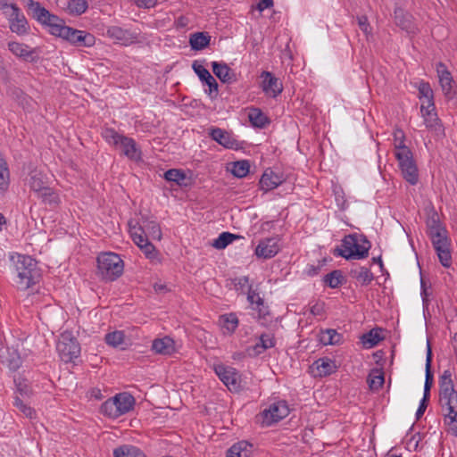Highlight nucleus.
Returning <instances> with one entry per match:
<instances>
[{
    "mask_svg": "<svg viewBox=\"0 0 457 457\" xmlns=\"http://www.w3.org/2000/svg\"><path fill=\"white\" fill-rule=\"evenodd\" d=\"M426 224L428 235L440 263L444 267L449 268L452 265L451 242L446 228L440 223L438 213L433 211L428 217Z\"/></svg>",
    "mask_w": 457,
    "mask_h": 457,
    "instance_id": "nucleus-1",
    "label": "nucleus"
},
{
    "mask_svg": "<svg viewBox=\"0 0 457 457\" xmlns=\"http://www.w3.org/2000/svg\"><path fill=\"white\" fill-rule=\"evenodd\" d=\"M370 247L371 244L366 236L353 233L345 236L341 246H337L332 253L345 260H361L369 256Z\"/></svg>",
    "mask_w": 457,
    "mask_h": 457,
    "instance_id": "nucleus-2",
    "label": "nucleus"
},
{
    "mask_svg": "<svg viewBox=\"0 0 457 457\" xmlns=\"http://www.w3.org/2000/svg\"><path fill=\"white\" fill-rule=\"evenodd\" d=\"M18 280L17 287L21 290H26L41 279V271L37 268V262L29 255H19L16 263Z\"/></svg>",
    "mask_w": 457,
    "mask_h": 457,
    "instance_id": "nucleus-3",
    "label": "nucleus"
},
{
    "mask_svg": "<svg viewBox=\"0 0 457 457\" xmlns=\"http://www.w3.org/2000/svg\"><path fill=\"white\" fill-rule=\"evenodd\" d=\"M25 6L28 9L29 13L41 25L47 27L48 31L53 36L57 37L62 33V29L65 25V21L51 13L48 10L43 7L40 3L34 0H24Z\"/></svg>",
    "mask_w": 457,
    "mask_h": 457,
    "instance_id": "nucleus-4",
    "label": "nucleus"
},
{
    "mask_svg": "<svg viewBox=\"0 0 457 457\" xmlns=\"http://www.w3.org/2000/svg\"><path fill=\"white\" fill-rule=\"evenodd\" d=\"M439 402L444 411V417L457 415V391L454 389L452 372L444 371L439 379Z\"/></svg>",
    "mask_w": 457,
    "mask_h": 457,
    "instance_id": "nucleus-5",
    "label": "nucleus"
},
{
    "mask_svg": "<svg viewBox=\"0 0 457 457\" xmlns=\"http://www.w3.org/2000/svg\"><path fill=\"white\" fill-rule=\"evenodd\" d=\"M97 269L103 279L113 281L121 276L123 261L113 253H103L97 257Z\"/></svg>",
    "mask_w": 457,
    "mask_h": 457,
    "instance_id": "nucleus-6",
    "label": "nucleus"
},
{
    "mask_svg": "<svg viewBox=\"0 0 457 457\" xmlns=\"http://www.w3.org/2000/svg\"><path fill=\"white\" fill-rule=\"evenodd\" d=\"M399 148L395 152V155L399 162L403 177L411 185H416L419 181V172L412 152L409 147L400 146Z\"/></svg>",
    "mask_w": 457,
    "mask_h": 457,
    "instance_id": "nucleus-7",
    "label": "nucleus"
},
{
    "mask_svg": "<svg viewBox=\"0 0 457 457\" xmlns=\"http://www.w3.org/2000/svg\"><path fill=\"white\" fill-rule=\"evenodd\" d=\"M56 350L61 360L64 362H71L80 355V345L77 338L71 332L61 334L56 345Z\"/></svg>",
    "mask_w": 457,
    "mask_h": 457,
    "instance_id": "nucleus-8",
    "label": "nucleus"
},
{
    "mask_svg": "<svg viewBox=\"0 0 457 457\" xmlns=\"http://www.w3.org/2000/svg\"><path fill=\"white\" fill-rule=\"evenodd\" d=\"M129 233L132 237V230H137V233H142L146 238H152L154 240H161L162 230L159 223L147 216H142L140 222H137L135 225L132 221L129 222Z\"/></svg>",
    "mask_w": 457,
    "mask_h": 457,
    "instance_id": "nucleus-9",
    "label": "nucleus"
},
{
    "mask_svg": "<svg viewBox=\"0 0 457 457\" xmlns=\"http://www.w3.org/2000/svg\"><path fill=\"white\" fill-rule=\"evenodd\" d=\"M289 414V408L286 401H278L271 403L269 408L264 409L260 417L263 426H270L278 422Z\"/></svg>",
    "mask_w": 457,
    "mask_h": 457,
    "instance_id": "nucleus-10",
    "label": "nucleus"
},
{
    "mask_svg": "<svg viewBox=\"0 0 457 457\" xmlns=\"http://www.w3.org/2000/svg\"><path fill=\"white\" fill-rule=\"evenodd\" d=\"M12 12L9 14V27L12 32L25 35L29 32V25L24 14L16 4H10Z\"/></svg>",
    "mask_w": 457,
    "mask_h": 457,
    "instance_id": "nucleus-11",
    "label": "nucleus"
},
{
    "mask_svg": "<svg viewBox=\"0 0 457 457\" xmlns=\"http://www.w3.org/2000/svg\"><path fill=\"white\" fill-rule=\"evenodd\" d=\"M214 370L220 379L230 391H237L240 388V376L234 368L220 364L215 366Z\"/></svg>",
    "mask_w": 457,
    "mask_h": 457,
    "instance_id": "nucleus-12",
    "label": "nucleus"
},
{
    "mask_svg": "<svg viewBox=\"0 0 457 457\" xmlns=\"http://www.w3.org/2000/svg\"><path fill=\"white\" fill-rule=\"evenodd\" d=\"M278 237H267L260 240L257 245L254 254L261 259H270L274 257L280 250Z\"/></svg>",
    "mask_w": 457,
    "mask_h": 457,
    "instance_id": "nucleus-13",
    "label": "nucleus"
},
{
    "mask_svg": "<svg viewBox=\"0 0 457 457\" xmlns=\"http://www.w3.org/2000/svg\"><path fill=\"white\" fill-rule=\"evenodd\" d=\"M262 89L269 96L277 97L283 91V85L280 80L270 71H262L261 74Z\"/></svg>",
    "mask_w": 457,
    "mask_h": 457,
    "instance_id": "nucleus-14",
    "label": "nucleus"
},
{
    "mask_svg": "<svg viewBox=\"0 0 457 457\" xmlns=\"http://www.w3.org/2000/svg\"><path fill=\"white\" fill-rule=\"evenodd\" d=\"M192 68L199 77V79L209 87V96L211 98H215L219 93V85L213 76L205 69L202 64H199L197 61H195L192 64Z\"/></svg>",
    "mask_w": 457,
    "mask_h": 457,
    "instance_id": "nucleus-15",
    "label": "nucleus"
},
{
    "mask_svg": "<svg viewBox=\"0 0 457 457\" xmlns=\"http://www.w3.org/2000/svg\"><path fill=\"white\" fill-rule=\"evenodd\" d=\"M210 137L212 140L216 141L225 148L228 149H238L240 143L233 137V136L220 128H212L209 132Z\"/></svg>",
    "mask_w": 457,
    "mask_h": 457,
    "instance_id": "nucleus-16",
    "label": "nucleus"
},
{
    "mask_svg": "<svg viewBox=\"0 0 457 457\" xmlns=\"http://www.w3.org/2000/svg\"><path fill=\"white\" fill-rule=\"evenodd\" d=\"M106 34L110 38L115 40L116 43H120L124 46L133 43L137 37L136 33L131 32L129 29H124L119 26L109 27Z\"/></svg>",
    "mask_w": 457,
    "mask_h": 457,
    "instance_id": "nucleus-17",
    "label": "nucleus"
},
{
    "mask_svg": "<svg viewBox=\"0 0 457 457\" xmlns=\"http://www.w3.org/2000/svg\"><path fill=\"white\" fill-rule=\"evenodd\" d=\"M394 14L396 26L409 34L416 32L417 28L413 22V17L411 13L401 7H396Z\"/></svg>",
    "mask_w": 457,
    "mask_h": 457,
    "instance_id": "nucleus-18",
    "label": "nucleus"
},
{
    "mask_svg": "<svg viewBox=\"0 0 457 457\" xmlns=\"http://www.w3.org/2000/svg\"><path fill=\"white\" fill-rule=\"evenodd\" d=\"M212 72L225 84H232L237 80L236 72L225 62H212Z\"/></svg>",
    "mask_w": 457,
    "mask_h": 457,
    "instance_id": "nucleus-19",
    "label": "nucleus"
},
{
    "mask_svg": "<svg viewBox=\"0 0 457 457\" xmlns=\"http://www.w3.org/2000/svg\"><path fill=\"white\" fill-rule=\"evenodd\" d=\"M312 372L315 377H326L336 372L337 365L329 358H320L317 360L311 367Z\"/></svg>",
    "mask_w": 457,
    "mask_h": 457,
    "instance_id": "nucleus-20",
    "label": "nucleus"
},
{
    "mask_svg": "<svg viewBox=\"0 0 457 457\" xmlns=\"http://www.w3.org/2000/svg\"><path fill=\"white\" fill-rule=\"evenodd\" d=\"M131 237L148 259L153 260L157 257L158 253L154 245L148 240V238L142 236V233H137V230H132Z\"/></svg>",
    "mask_w": 457,
    "mask_h": 457,
    "instance_id": "nucleus-21",
    "label": "nucleus"
},
{
    "mask_svg": "<svg viewBox=\"0 0 457 457\" xmlns=\"http://www.w3.org/2000/svg\"><path fill=\"white\" fill-rule=\"evenodd\" d=\"M421 112L426 127L433 130L436 135H444V128L440 123L436 112H435V106L425 109Z\"/></svg>",
    "mask_w": 457,
    "mask_h": 457,
    "instance_id": "nucleus-22",
    "label": "nucleus"
},
{
    "mask_svg": "<svg viewBox=\"0 0 457 457\" xmlns=\"http://www.w3.org/2000/svg\"><path fill=\"white\" fill-rule=\"evenodd\" d=\"M436 71L442 90L445 96L452 97V84L453 83V79L450 71L443 62H439L436 65Z\"/></svg>",
    "mask_w": 457,
    "mask_h": 457,
    "instance_id": "nucleus-23",
    "label": "nucleus"
},
{
    "mask_svg": "<svg viewBox=\"0 0 457 457\" xmlns=\"http://www.w3.org/2000/svg\"><path fill=\"white\" fill-rule=\"evenodd\" d=\"M119 145L121 148L122 154L130 160L137 161L141 158V152L137 147L134 139L123 136Z\"/></svg>",
    "mask_w": 457,
    "mask_h": 457,
    "instance_id": "nucleus-24",
    "label": "nucleus"
},
{
    "mask_svg": "<svg viewBox=\"0 0 457 457\" xmlns=\"http://www.w3.org/2000/svg\"><path fill=\"white\" fill-rule=\"evenodd\" d=\"M282 183V179L279 175L274 173L271 170L268 169L262 174L259 185L261 189L269 191L276 188Z\"/></svg>",
    "mask_w": 457,
    "mask_h": 457,
    "instance_id": "nucleus-25",
    "label": "nucleus"
},
{
    "mask_svg": "<svg viewBox=\"0 0 457 457\" xmlns=\"http://www.w3.org/2000/svg\"><path fill=\"white\" fill-rule=\"evenodd\" d=\"M29 184L34 192L37 195L45 188H48L46 176L39 170H34L29 173Z\"/></svg>",
    "mask_w": 457,
    "mask_h": 457,
    "instance_id": "nucleus-26",
    "label": "nucleus"
},
{
    "mask_svg": "<svg viewBox=\"0 0 457 457\" xmlns=\"http://www.w3.org/2000/svg\"><path fill=\"white\" fill-rule=\"evenodd\" d=\"M253 445L247 441H239L230 446L226 453V457H250Z\"/></svg>",
    "mask_w": 457,
    "mask_h": 457,
    "instance_id": "nucleus-27",
    "label": "nucleus"
},
{
    "mask_svg": "<svg viewBox=\"0 0 457 457\" xmlns=\"http://www.w3.org/2000/svg\"><path fill=\"white\" fill-rule=\"evenodd\" d=\"M152 350L159 354L170 355L175 350L174 341L169 337L154 339Z\"/></svg>",
    "mask_w": 457,
    "mask_h": 457,
    "instance_id": "nucleus-28",
    "label": "nucleus"
},
{
    "mask_svg": "<svg viewBox=\"0 0 457 457\" xmlns=\"http://www.w3.org/2000/svg\"><path fill=\"white\" fill-rule=\"evenodd\" d=\"M419 97L423 99L420 111L423 112L425 109H428L434 106L433 101V90L428 82H420L419 87Z\"/></svg>",
    "mask_w": 457,
    "mask_h": 457,
    "instance_id": "nucleus-29",
    "label": "nucleus"
},
{
    "mask_svg": "<svg viewBox=\"0 0 457 457\" xmlns=\"http://www.w3.org/2000/svg\"><path fill=\"white\" fill-rule=\"evenodd\" d=\"M113 399L120 416L131 411L135 404V398L128 393L118 394Z\"/></svg>",
    "mask_w": 457,
    "mask_h": 457,
    "instance_id": "nucleus-30",
    "label": "nucleus"
},
{
    "mask_svg": "<svg viewBox=\"0 0 457 457\" xmlns=\"http://www.w3.org/2000/svg\"><path fill=\"white\" fill-rule=\"evenodd\" d=\"M351 278H355L361 286H368L374 279V275L370 268L359 266L349 272Z\"/></svg>",
    "mask_w": 457,
    "mask_h": 457,
    "instance_id": "nucleus-31",
    "label": "nucleus"
},
{
    "mask_svg": "<svg viewBox=\"0 0 457 457\" xmlns=\"http://www.w3.org/2000/svg\"><path fill=\"white\" fill-rule=\"evenodd\" d=\"M431 363H432V352L429 343L428 344V353L426 358V378H425V385H424V398H430V390L433 385V372L431 370Z\"/></svg>",
    "mask_w": 457,
    "mask_h": 457,
    "instance_id": "nucleus-32",
    "label": "nucleus"
},
{
    "mask_svg": "<svg viewBox=\"0 0 457 457\" xmlns=\"http://www.w3.org/2000/svg\"><path fill=\"white\" fill-rule=\"evenodd\" d=\"M320 342L324 345H340L343 342V336L336 329L328 328L320 331Z\"/></svg>",
    "mask_w": 457,
    "mask_h": 457,
    "instance_id": "nucleus-33",
    "label": "nucleus"
},
{
    "mask_svg": "<svg viewBox=\"0 0 457 457\" xmlns=\"http://www.w3.org/2000/svg\"><path fill=\"white\" fill-rule=\"evenodd\" d=\"M211 37L204 32H195L190 36L189 44L193 50L199 51L209 46Z\"/></svg>",
    "mask_w": 457,
    "mask_h": 457,
    "instance_id": "nucleus-34",
    "label": "nucleus"
},
{
    "mask_svg": "<svg viewBox=\"0 0 457 457\" xmlns=\"http://www.w3.org/2000/svg\"><path fill=\"white\" fill-rule=\"evenodd\" d=\"M381 329L372 328L368 333L363 334L361 337V341L365 348H371L377 345L382 339L383 337L380 335Z\"/></svg>",
    "mask_w": 457,
    "mask_h": 457,
    "instance_id": "nucleus-35",
    "label": "nucleus"
},
{
    "mask_svg": "<svg viewBox=\"0 0 457 457\" xmlns=\"http://www.w3.org/2000/svg\"><path fill=\"white\" fill-rule=\"evenodd\" d=\"M114 457H146L145 454L137 447L124 445L113 451Z\"/></svg>",
    "mask_w": 457,
    "mask_h": 457,
    "instance_id": "nucleus-36",
    "label": "nucleus"
},
{
    "mask_svg": "<svg viewBox=\"0 0 457 457\" xmlns=\"http://www.w3.org/2000/svg\"><path fill=\"white\" fill-rule=\"evenodd\" d=\"M248 118L252 125L256 128H264L270 122L268 117L259 108H252Z\"/></svg>",
    "mask_w": 457,
    "mask_h": 457,
    "instance_id": "nucleus-37",
    "label": "nucleus"
},
{
    "mask_svg": "<svg viewBox=\"0 0 457 457\" xmlns=\"http://www.w3.org/2000/svg\"><path fill=\"white\" fill-rule=\"evenodd\" d=\"M87 2L86 0H68L65 9L71 15H80L87 9Z\"/></svg>",
    "mask_w": 457,
    "mask_h": 457,
    "instance_id": "nucleus-38",
    "label": "nucleus"
},
{
    "mask_svg": "<svg viewBox=\"0 0 457 457\" xmlns=\"http://www.w3.org/2000/svg\"><path fill=\"white\" fill-rule=\"evenodd\" d=\"M100 411L102 414L111 419H116L120 416V412L118 411L117 403H115L113 397L109 398L102 403Z\"/></svg>",
    "mask_w": 457,
    "mask_h": 457,
    "instance_id": "nucleus-39",
    "label": "nucleus"
},
{
    "mask_svg": "<svg viewBox=\"0 0 457 457\" xmlns=\"http://www.w3.org/2000/svg\"><path fill=\"white\" fill-rule=\"evenodd\" d=\"M324 282L330 288H337L344 283V276L340 270H335L324 277Z\"/></svg>",
    "mask_w": 457,
    "mask_h": 457,
    "instance_id": "nucleus-40",
    "label": "nucleus"
},
{
    "mask_svg": "<svg viewBox=\"0 0 457 457\" xmlns=\"http://www.w3.org/2000/svg\"><path fill=\"white\" fill-rule=\"evenodd\" d=\"M220 324L228 333H233L238 326V319L236 314L229 313L220 318Z\"/></svg>",
    "mask_w": 457,
    "mask_h": 457,
    "instance_id": "nucleus-41",
    "label": "nucleus"
},
{
    "mask_svg": "<svg viewBox=\"0 0 457 457\" xmlns=\"http://www.w3.org/2000/svg\"><path fill=\"white\" fill-rule=\"evenodd\" d=\"M8 48L13 54L24 59H28L29 57L32 56L34 53L29 49L28 46L18 42L8 43Z\"/></svg>",
    "mask_w": 457,
    "mask_h": 457,
    "instance_id": "nucleus-42",
    "label": "nucleus"
},
{
    "mask_svg": "<svg viewBox=\"0 0 457 457\" xmlns=\"http://www.w3.org/2000/svg\"><path fill=\"white\" fill-rule=\"evenodd\" d=\"M37 195L42 199L44 204H49L50 206H57L60 203L59 195L50 187L45 188V191L43 190Z\"/></svg>",
    "mask_w": 457,
    "mask_h": 457,
    "instance_id": "nucleus-43",
    "label": "nucleus"
},
{
    "mask_svg": "<svg viewBox=\"0 0 457 457\" xmlns=\"http://www.w3.org/2000/svg\"><path fill=\"white\" fill-rule=\"evenodd\" d=\"M164 179L167 181L175 182L176 184H178L179 186L187 185L185 183V179H187L186 173L181 170H178V169L168 170L164 173Z\"/></svg>",
    "mask_w": 457,
    "mask_h": 457,
    "instance_id": "nucleus-44",
    "label": "nucleus"
},
{
    "mask_svg": "<svg viewBox=\"0 0 457 457\" xmlns=\"http://www.w3.org/2000/svg\"><path fill=\"white\" fill-rule=\"evenodd\" d=\"M239 236H237L235 234L229 233V232H222L217 239L214 240L212 243V246L216 249H224L226 248L229 244H231L235 239L239 238Z\"/></svg>",
    "mask_w": 457,
    "mask_h": 457,
    "instance_id": "nucleus-45",
    "label": "nucleus"
},
{
    "mask_svg": "<svg viewBox=\"0 0 457 457\" xmlns=\"http://www.w3.org/2000/svg\"><path fill=\"white\" fill-rule=\"evenodd\" d=\"M250 162L247 160H241L233 162L232 174L237 178H244L249 173Z\"/></svg>",
    "mask_w": 457,
    "mask_h": 457,
    "instance_id": "nucleus-46",
    "label": "nucleus"
},
{
    "mask_svg": "<svg viewBox=\"0 0 457 457\" xmlns=\"http://www.w3.org/2000/svg\"><path fill=\"white\" fill-rule=\"evenodd\" d=\"M124 333L122 331H113L106 334L105 342L107 345H112L113 347H120L124 349L122 345L124 344Z\"/></svg>",
    "mask_w": 457,
    "mask_h": 457,
    "instance_id": "nucleus-47",
    "label": "nucleus"
},
{
    "mask_svg": "<svg viewBox=\"0 0 457 457\" xmlns=\"http://www.w3.org/2000/svg\"><path fill=\"white\" fill-rule=\"evenodd\" d=\"M95 37L86 31L79 30V33L76 37L74 45L77 46H92L95 45Z\"/></svg>",
    "mask_w": 457,
    "mask_h": 457,
    "instance_id": "nucleus-48",
    "label": "nucleus"
},
{
    "mask_svg": "<svg viewBox=\"0 0 457 457\" xmlns=\"http://www.w3.org/2000/svg\"><path fill=\"white\" fill-rule=\"evenodd\" d=\"M384 381V374L378 370H374L368 378V383L371 390H378L381 388Z\"/></svg>",
    "mask_w": 457,
    "mask_h": 457,
    "instance_id": "nucleus-49",
    "label": "nucleus"
},
{
    "mask_svg": "<svg viewBox=\"0 0 457 457\" xmlns=\"http://www.w3.org/2000/svg\"><path fill=\"white\" fill-rule=\"evenodd\" d=\"M102 136L105 139V141L109 144H112L115 146L119 145L123 135H120L115 129L111 128H105L102 131Z\"/></svg>",
    "mask_w": 457,
    "mask_h": 457,
    "instance_id": "nucleus-50",
    "label": "nucleus"
},
{
    "mask_svg": "<svg viewBox=\"0 0 457 457\" xmlns=\"http://www.w3.org/2000/svg\"><path fill=\"white\" fill-rule=\"evenodd\" d=\"M79 33V29H73L69 26H64L62 29V33H60L57 37H62V39L74 45L76 37Z\"/></svg>",
    "mask_w": 457,
    "mask_h": 457,
    "instance_id": "nucleus-51",
    "label": "nucleus"
},
{
    "mask_svg": "<svg viewBox=\"0 0 457 457\" xmlns=\"http://www.w3.org/2000/svg\"><path fill=\"white\" fill-rule=\"evenodd\" d=\"M13 405L18 408L26 417L32 419L35 415V411L26 405L22 400H21L18 396L15 397Z\"/></svg>",
    "mask_w": 457,
    "mask_h": 457,
    "instance_id": "nucleus-52",
    "label": "nucleus"
},
{
    "mask_svg": "<svg viewBox=\"0 0 457 457\" xmlns=\"http://www.w3.org/2000/svg\"><path fill=\"white\" fill-rule=\"evenodd\" d=\"M258 343L262 345L264 350H267L275 346V338L273 335L262 334L260 336V341Z\"/></svg>",
    "mask_w": 457,
    "mask_h": 457,
    "instance_id": "nucleus-53",
    "label": "nucleus"
},
{
    "mask_svg": "<svg viewBox=\"0 0 457 457\" xmlns=\"http://www.w3.org/2000/svg\"><path fill=\"white\" fill-rule=\"evenodd\" d=\"M247 300L251 304H256L257 307L263 305V299L259 295V293L256 292V290L252 288V287H249Z\"/></svg>",
    "mask_w": 457,
    "mask_h": 457,
    "instance_id": "nucleus-54",
    "label": "nucleus"
},
{
    "mask_svg": "<svg viewBox=\"0 0 457 457\" xmlns=\"http://www.w3.org/2000/svg\"><path fill=\"white\" fill-rule=\"evenodd\" d=\"M394 136H395V152L400 149L399 148L400 146L407 147L404 145L405 136L402 129H396L394 132Z\"/></svg>",
    "mask_w": 457,
    "mask_h": 457,
    "instance_id": "nucleus-55",
    "label": "nucleus"
},
{
    "mask_svg": "<svg viewBox=\"0 0 457 457\" xmlns=\"http://www.w3.org/2000/svg\"><path fill=\"white\" fill-rule=\"evenodd\" d=\"M358 25L365 34L370 33V26L366 16L358 17Z\"/></svg>",
    "mask_w": 457,
    "mask_h": 457,
    "instance_id": "nucleus-56",
    "label": "nucleus"
},
{
    "mask_svg": "<svg viewBox=\"0 0 457 457\" xmlns=\"http://www.w3.org/2000/svg\"><path fill=\"white\" fill-rule=\"evenodd\" d=\"M428 403H429V399L428 398H422L420 403V406L416 411V420H420L421 418V416L424 414L428 405Z\"/></svg>",
    "mask_w": 457,
    "mask_h": 457,
    "instance_id": "nucleus-57",
    "label": "nucleus"
},
{
    "mask_svg": "<svg viewBox=\"0 0 457 457\" xmlns=\"http://www.w3.org/2000/svg\"><path fill=\"white\" fill-rule=\"evenodd\" d=\"M7 362L9 369L13 371L17 370L21 365V360L18 355L9 359Z\"/></svg>",
    "mask_w": 457,
    "mask_h": 457,
    "instance_id": "nucleus-58",
    "label": "nucleus"
},
{
    "mask_svg": "<svg viewBox=\"0 0 457 457\" xmlns=\"http://www.w3.org/2000/svg\"><path fill=\"white\" fill-rule=\"evenodd\" d=\"M134 2L139 8H151L157 4V0H134Z\"/></svg>",
    "mask_w": 457,
    "mask_h": 457,
    "instance_id": "nucleus-59",
    "label": "nucleus"
},
{
    "mask_svg": "<svg viewBox=\"0 0 457 457\" xmlns=\"http://www.w3.org/2000/svg\"><path fill=\"white\" fill-rule=\"evenodd\" d=\"M247 351H248L249 355L257 356V355L262 353L265 350L262 346V345H260V343H256L253 346L248 348Z\"/></svg>",
    "mask_w": 457,
    "mask_h": 457,
    "instance_id": "nucleus-60",
    "label": "nucleus"
},
{
    "mask_svg": "<svg viewBox=\"0 0 457 457\" xmlns=\"http://www.w3.org/2000/svg\"><path fill=\"white\" fill-rule=\"evenodd\" d=\"M273 6V0H260V2L257 4V9L260 12H262L263 10L267 8H270Z\"/></svg>",
    "mask_w": 457,
    "mask_h": 457,
    "instance_id": "nucleus-61",
    "label": "nucleus"
},
{
    "mask_svg": "<svg viewBox=\"0 0 457 457\" xmlns=\"http://www.w3.org/2000/svg\"><path fill=\"white\" fill-rule=\"evenodd\" d=\"M421 288H422L421 296H422V301H423V306L428 308V293L427 288L425 287V283L422 279H421Z\"/></svg>",
    "mask_w": 457,
    "mask_h": 457,
    "instance_id": "nucleus-62",
    "label": "nucleus"
},
{
    "mask_svg": "<svg viewBox=\"0 0 457 457\" xmlns=\"http://www.w3.org/2000/svg\"><path fill=\"white\" fill-rule=\"evenodd\" d=\"M258 311L259 318L266 319V316L270 315L269 307L266 305H261L255 308Z\"/></svg>",
    "mask_w": 457,
    "mask_h": 457,
    "instance_id": "nucleus-63",
    "label": "nucleus"
},
{
    "mask_svg": "<svg viewBox=\"0 0 457 457\" xmlns=\"http://www.w3.org/2000/svg\"><path fill=\"white\" fill-rule=\"evenodd\" d=\"M154 288L156 293H166L168 291L167 286L160 283H155Z\"/></svg>",
    "mask_w": 457,
    "mask_h": 457,
    "instance_id": "nucleus-64",
    "label": "nucleus"
}]
</instances>
